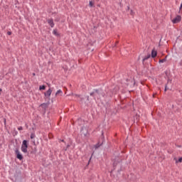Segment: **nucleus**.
Returning a JSON list of instances; mask_svg holds the SVG:
<instances>
[{
    "instance_id": "nucleus-13",
    "label": "nucleus",
    "mask_w": 182,
    "mask_h": 182,
    "mask_svg": "<svg viewBox=\"0 0 182 182\" xmlns=\"http://www.w3.org/2000/svg\"><path fill=\"white\" fill-rule=\"evenodd\" d=\"M149 58H150V55H149L148 56L144 58L143 61L147 60Z\"/></svg>"
},
{
    "instance_id": "nucleus-9",
    "label": "nucleus",
    "mask_w": 182,
    "mask_h": 182,
    "mask_svg": "<svg viewBox=\"0 0 182 182\" xmlns=\"http://www.w3.org/2000/svg\"><path fill=\"white\" fill-rule=\"evenodd\" d=\"M89 6H90V8L95 7V2L90 1L89 2Z\"/></svg>"
},
{
    "instance_id": "nucleus-19",
    "label": "nucleus",
    "mask_w": 182,
    "mask_h": 182,
    "mask_svg": "<svg viewBox=\"0 0 182 182\" xmlns=\"http://www.w3.org/2000/svg\"><path fill=\"white\" fill-rule=\"evenodd\" d=\"M164 91L166 92L167 91V86L166 85Z\"/></svg>"
},
{
    "instance_id": "nucleus-14",
    "label": "nucleus",
    "mask_w": 182,
    "mask_h": 182,
    "mask_svg": "<svg viewBox=\"0 0 182 182\" xmlns=\"http://www.w3.org/2000/svg\"><path fill=\"white\" fill-rule=\"evenodd\" d=\"M35 136H36L35 134H31V139H33L35 138Z\"/></svg>"
},
{
    "instance_id": "nucleus-18",
    "label": "nucleus",
    "mask_w": 182,
    "mask_h": 182,
    "mask_svg": "<svg viewBox=\"0 0 182 182\" xmlns=\"http://www.w3.org/2000/svg\"><path fill=\"white\" fill-rule=\"evenodd\" d=\"M130 14H131L132 16H134V12L133 11V10H131Z\"/></svg>"
},
{
    "instance_id": "nucleus-10",
    "label": "nucleus",
    "mask_w": 182,
    "mask_h": 182,
    "mask_svg": "<svg viewBox=\"0 0 182 182\" xmlns=\"http://www.w3.org/2000/svg\"><path fill=\"white\" fill-rule=\"evenodd\" d=\"M53 34L55 36H59V33L58 32V31L56 29H54L53 31Z\"/></svg>"
},
{
    "instance_id": "nucleus-15",
    "label": "nucleus",
    "mask_w": 182,
    "mask_h": 182,
    "mask_svg": "<svg viewBox=\"0 0 182 182\" xmlns=\"http://www.w3.org/2000/svg\"><path fill=\"white\" fill-rule=\"evenodd\" d=\"M7 35L8 36H11L12 35V32L11 31H8L7 32Z\"/></svg>"
},
{
    "instance_id": "nucleus-12",
    "label": "nucleus",
    "mask_w": 182,
    "mask_h": 182,
    "mask_svg": "<svg viewBox=\"0 0 182 182\" xmlns=\"http://www.w3.org/2000/svg\"><path fill=\"white\" fill-rule=\"evenodd\" d=\"M166 61V58L159 60V63H164Z\"/></svg>"
},
{
    "instance_id": "nucleus-6",
    "label": "nucleus",
    "mask_w": 182,
    "mask_h": 182,
    "mask_svg": "<svg viewBox=\"0 0 182 182\" xmlns=\"http://www.w3.org/2000/svg\"><path fill=\"white\" fill-rule=\"evenodd\" d=\"M63 92L62 90H58L56 93H55V97H58V96H63Z\"/></svg>"
},
{
    "instance_id": "nucleus-11",
    "label": "nucleus",
    "mask_w": 182,
    "mask_h": 182,
    "mask_svg": "<svg viewBox=\"0 0 182 182\" xmlns=\"http://www.w3.org/2000/svg\"><path fill=\"white\" fill-rule=\"evenodd\" d=\"M46 88V85H40L39 90H45Z\"/></svg>"
},
{
    "instance_id": "nucleus-2",
    "label": "nucleus",
    "mask_w": 182,
    "mask_h": 182,
    "mask_svg": "<svg viewBox=\"0 0 182 182\" xmlns=\"http://www.w3.org/2000/svg\"><path fill=\"white\" fill-rule=\"evenodd\" d=\"M15 154L16 155V158L22 161L23 159V156L22 155V154H21L20 151L18 149H15Z\"/></svg>"
},
{
    "instance_id": "nucleus-22",
    "label": "nucleus",
    "mask_w": 182,
    "mask_h": 182,
    "mask_svg": "<svg viewBox=\"0 0 182 182\" xmlns=\"http://www.w3.org/2000/svg\"><path fill=\"white\" fill-rule=\"evenodd\" d=\"M0 92H2V89L1 88H0Z\"/></svg>"
},
{
    "instance_id": "nucleus-21",
    "label": "nucleus",
    "mask_w": 182,
    "mask_h": 182,
    "mask_svg": "<svg viewBox=\"0 0 182 182\" xmlns=\"http://www.w3.org/2000/svg\"><path fill=\"white\" fill-rule=\"evenodd\" d=\"M33 75L35 76V75H36V73H33Z\"/></svg>"
},
{
    "instance_id": "nucleus-1",
    "label": "nucleus",
    "mask_w": 182,
    "mask_h": 182,
    "mask_svg": "<svg viewBox=\"0 0 182 182\" xmlns=\"http://www.w3.org/2000/svg\"><path fill=\"white\" fill-rule=\"evenodd\" d=\"M28 140H23L22 144H21V151L23 153V154H28Z\"/></svg>"
},
{
    "instance_id": "nucleus-4",
    "label": "nucleus",
    "mask_w": 182,
    "mask_h": 182,
    "mask_svg": "<svg viewBox=\"0 0 182 182\" xmlns=\"http://www.w3.org/2000/svg\"><path fill=\"white\" fill-rule=\"evenodd\" d=\"M52 92H53V90L49 88L45 93H44V95L47 98H50V97L52 95Z\"/></svg>"
},
{
    "instance_id": "nucleus-20",
    "label": "nucleus",
    "mask_w": 182,
    "mask_h": 182,
    "mask_svg": "<svg viewBox=\"0 0 182 182\" xmlns=\"http://www.w3.org/2000/svg\"><path fill=\"white\" fill-rule=\"evenodd\" d=\"M180 9H182V4H181V6H180Z\"/></svg>"
},
{
    "instance_id": "nucleus-7",
    "label": "nucleus",
    "mask_w": 182,
    "mask_h": 182,
    "mask_svg": "<svg viewBox=\"0 0 182 182\" xmlns=\"http://www.w3.org/2000/svg\"><path fill=\"white\" fill-rule=\"evenodd\" d=\"M156 55H157V51L153 49L151 51V58H154L156 57Z\"/></svg>"
},
{
    "instance_id": "nucleus-3",
    "label": "nucleus",
    "mask_w": 182,
    "mask_h": 182,
    "mask_svg": "<svg viewBox=\"0 0 182 182\" xmlns=\"http://www.w3.org/2000/svg\"><path fill=\"white\" fill-rule=\"evenodd\" d=\"M181 21V16L178 15L176 16L173 20H172V23L173 24H176V23H178L180 21Z\"/></svg>"
},
{
    "instance_id": "nucleus-5",
    "label": "nucleus",
    "mask_w": 182,
    "mask_h": 182,
    "mask_svg": "<svg viewBox=\"0 0 182 182\" xmlns=\"http://www.w3.org/2000/svg\"><path fill=\"white\" fill-rule=\"evenodd\" d=\"M48 23L51 28H53L55 26L53 19H48Z\"/></svg>"
},
{
    "instance_id": "nucleus-17",
    "label": "nucleus",
    "mask_w": 182,
    "mask_h": 182,
    "mask_svg": "<svg viewBox=\"0 0 182 182\" xmlns=\"http://www.w3.org/2000/svg\"><path fill=\"white\" fill-rule=\"evenodd\" d=\"M100 146V145L99 144L95 145V149H98Z\"/></svg>"
},
{
    "instance_id": "nucleus-16",
    "label": "nucleus",
    "mask_w": 182,
    "mask_h": 182,
    "mask_svg": "<svg viewBox=\"0 0 182 182\" xmlns=\"http://www.w3.org/2000/svg\"><path fill=\"white\" fill-rule=\"evenodd\" d=\"M18 130H19V131L23 130V127H18Z\"/></svg>"
},
{
    "instance_id": "nucleus-8",
    "label": "nucleus",
    "mask_w": 182,
    "mask_h": 182,
    "mask_svg": "<svg viewBox=\"0 0 182 182\" xmlns=\"http://www.w3.org/2000/svg\"><path fill=\"white\" fill-rule=\"evenodd\" d=\"M173 160L176 161V164L182 163V157L179 158V159H176V158H174Z\"/></svg>"
}]
</instances>
